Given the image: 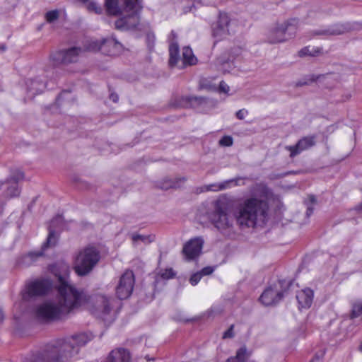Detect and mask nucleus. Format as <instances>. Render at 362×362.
Wrapping results in <instances>:
<instances>
[{
    "label": "nucleus",
    "mask_w": 362,
    "mask_h": 362,
    "mask_svg": "<svg viewBox=\"0 0 362 362\" xmlns=\"http://www.w3.org/2000/svg\"><path fill=\"white\" fill-rule=\"evenodd\" d=\"M58 283L57 302H45L36 310L37 317L42 320H59L86 300L83 291L71 284L67 276H59Z\"/></svg>",
    "instance_id": "nucleus-1"
},
{
    "label": "nucleus",
    "mask_w": 362,
    "mask_h": 362,
    "mask_svg": "<svg viewBox=\"0 0 362 362\" xmlns=\"http://www.w3.org/2000/svg\"><path fill=\"white\" fill-rule=\"evenodd\" d=\"M269 188L263 183L253 187V193L250 197L240 201L233 208V214L240 228H255L259 222L266 218L269 204Z\"/></svg>",
    "instance_id": "nucleus-2"
},
{
    "label": "nucleus",
    "mask_w": 362,
    "mask_h": 362,
    "mask_svg": "<svg viewBox=\"0 0 362 362\" xmlns=\"http://www.w3.org/2000/svg\"><path fill=\"white\" fill-rule=\"evenodd\" d=\"M93 339L91 333H80L66 339H59L46 346L45 349L30 361L25 362H66L77 354L79 347Z\"/></svg>",
    "instance_id": "nucleus-3"
},
{
    "label": "nucleus",
    "mask_w": 362,
    "mask_h": 362,
    "mask_svg": "<svg viewBox=\"0 0 362 362\" xmlns=\"http://www.w3.org/2000/svg\"><path fill=\"white\" fill-rule=\"evenodd\" d=\"M106 13L109 16H122L115 23V28L120 30L137 29L139 13L142 6L139 0H105Z\"/></svg>",
    "instance_id": "nucleus-4"
},
{
    "label": "nucleus",
    "mask_w": 362,
    "mask_h": 362,
    "mask_svg": "<svg viewBox=\"0 0 362 362\" xmlns=\"http://www.w3.org/2000/svg\"><path fill=\"white\" fill-rule=\"evenodd\" d=\"M230 200L226 196L219 197L214 203L211 221L214 227L223 235L230 236L236 232L234 216L228 214Z\"/></svg>",
    "instance_id": "nucleus-5"
},
{
    "label": "nucleus",
    "mask_w": 362,
    "mask_h": 362,
    "mask_svg": "<svg viewBox=\"0 0 362 362\" xmlns=\"http://www.w3.org/2000/svg\"><path fill=\"white\" fill-rule=\"evenodd\" d=\"M99 251L94 247H87L81 250L75 259L74 270L78 276L88 274L98 263Z\"/></svg>",
    "instance_id": "nucleus-6"
},
{
    "label": "nucleus",
    "mask_w": 362,
    "mask_h": 362,
    "mask_svg": "<svg viewBox=\"0 0 362 362\" xmlns=\"http://www.w3.org/2000/svg\"><path fill=\"white\" fill-rule=\"evenodd\" d=\"M298 18H291L282 23H276L268 35V41L272 44L284 42L292 38L298 28Z\"/></svg>",
    "instance_id": "nucleus-7"
},
{
    "label": "nucleus",
    "mask_w": 362,
    "mask_h": 362,
    "mask_svg": "<svg viewBox=\"0 0 362 362\" xmlns=\"http://www.w3.org/2000/svg\"><path fill=\"white\" fill-rule=\"evenodd\" d=\"M291 284V280H279L277 283L264 291L259 297V300L266 306L277 304L288 293Z\"/></svg>",
    "instance_id": "nucleus-8"
},
{
    "label": "nucleus",
    "mask_w": 362,
    "mask_h": 362,
    "mask_svg": "<svg viewBox=\"0 0 362 362\" xmlns=\"http://www.w3.org/2000/svg\"><path fill=\"white\" fill-rule=\"evenodd\" d=\"M242 49L240 47L231 49L228 56H221L217 58L216 63L218 69L223 74L235 73L240 71L238 64L241 61Z\"/></svg>",
    "instance_id": "nucleus-9"
},
{
    "label": "nucleus",
    "mask_w": 362,
    "mask_h": 362,
    "mask_svg": "<svg viewBox=\"0 0 362 362\" xmlns=\"http://www.w3.org/2000/svg\"><path fill=\"white\" fill-rule=\"evenodd\" d=\"M135 283L134 275L132 271L124 272L119 279L116 287V295L118 298L123 300L129 298L134 289Z\"/></svg>",
    "instance_id": "nucleus-10"
},
{
    "label": "nucleus",
    "mask_w": 362,
    "mask_h": 362,
    "mask_svg": "<svg viewBox=\"0 0 362 362\" xmlns=\"http://www.w3.org/2000/svg\"><path fill=\"white\" fill-rule=\"evenodd\" d=\"M81 52L80 47H74L65 50L56 51L51 54L50 59L54 64H69L77 62L79 54Z\"/></svg>",
    "instance_id": "nucleus-11"
},
{
    "label": "nucleus",
    "mask_w": 362,
    "mask_h": 362,
    "mask_svg": "<svg viewBox=\"0 0 362 362\" xmlns=\"http://www.w3.org/2000/svg\"><path fill=\"white\" fill-rule=\"evenodd\" d=\"M121 48L122 45L113 37L105 38L100 42H91L88 47V49L90 51L95 52L101 49L104 52H107L110 54H115Z\"/></svg>",
    "instance_id": "nucleus-12"
},
{
    "label": "nucleus",
    "mask_w": 362,
    "mask_h": 362,
    "mask_svg": "<svg viewBox=\"0 0 362 362\" xmlns=\"http://www.w3.org/2000/svg\"><path fill=\"white\" fill-rule=\"evenodd\" d=\"M112 300H113L112 298H107L105 296H98L97 297L94 315L105 322L112 320L110 315Z\"/></svg>",
    "instance_id": "nucleus-13"
},
{
    "label": "nucleus",
    "mask_w": 362,
    "mask_h": 362,
    "mask_svg": "<svg viewBox=\"0 0 362 362\" xmlns=\"http://www.w3.org/2000/svg\"><path fill=\"white\" fill-rule=\"evenodd\" d=\"M204 240L202 238H194L187 242L182 249L186 260H194L201 255Z\"/></svg>",
    "instance_id": "nucleus-14"
},
{
    "label": "nucleus",
    "mask_w": 362,
    "mask_h": 362,
    "mask_svg": "<svg viewBox=\"0 0 362 362\" xmlns=\"http://www.w3.org/2000/svg\"><path fill=\"white\" fill-rule=\"evenodd\" d=\"M52 288V283L48 279L37 280L28 286V291L23 296L25 300L28 299V297L40 296L47 294Z\"/></svg>",
    "instance_id": "nucleus-15"
},
{
    "label": "nucleus",
    "mask_w": 362,
    "mask_h": 362,
    "mask_svg": "<svg viewBox=\"0 0 362 362\" xmlns=\"http://www.w3.org/2000/svg\"><path fill=\"white\" fill-rule=\"evenodd\" d=\"M356 28V26H351L349 23L335 24L329 26L327 28H320L313 31V35L330 36L339 35L351 31Z\"/></svg>",
    "instance_id": "nucleus-16"
},
{
    "label": "nucleus",
    "mask_w": 362,
    "mask_h": 362,
    "mask_svg": "<svg viewBox=\"0 0 362 362\" xmlns=\"http://www.w3.org/2000/svg\"><path fill=\"white\" fill-rule=\"evenodd\" d=\"M244 180H245V178H243V177H235L233 179L225 180L221 183H214V184L207 185L203 187L202 191L218 192V191H221V190H224L226 189H229V188H230L232 187H235V186L244 185H245Z\"/></svg>",
    "instance_id": "nucleus-17"
},
{
    "label": "nucleus",
    "mask_w": 362,
    "mask_h": 362,
    "mask_svg": "<svg viewBox=\"0 0 362 362\" xmlns=\"http://www.w3.org/2000/svg\"><path fill=\"white\" fill-rule=\"evenodd\" d=\"M315 144V137L314 136H305L300 139L294 146H286V148L290 151L291 158L300 154Z\"/></svg>",
    "instance_id": "nucleus-18"
},
{
    "label": "nucleus",
    "mask_w": 362,
    "mask_h": 362,
    "mask_svg": "<svg viewBox=\"0 0 362 362\" xmlns=\"http://www.w3.org/2000/svg\"><path fill=\"white\" fill-rule=\"evenodd\" d=\"M314 292L312 289L306 288L296 293V299L298 303V308H309L313 300Z\"/></svg>",
    "instance_id": "nucleus-19"
},
{
    "label": "nucleus",
    "mask_w": 362,
    "mask_h": 362,
    "mask_svg": "<svg viewBox=\"0 0 362 362\" xmlns=\"http://www.w3.org/2000/svg\"><path fill=\"white\" fill-rule=\"evenodd\" d=\"M24 177V174L21 170H16L13 172L11 175L6 179L8 180V183L12 182V185L8 187L12 188L13 191L11 192H8V195L10 197H17L20 194V189L18 187V181L23 180Z\"/></svg>",
    "instance_id": "nucleus-20"
},
{
    "label": "nucleus",
    "mask_w": 362,
    "mask_h": 362,
    "mask_svg": "<svg viewBox=\"0 0 362 362\" xmlns=\"http://www.w3.org/2000/svg\"><path fill=\"white\" fill-rule=\"evenodd\" d=\"M26 86L28 93H30L31 96H34L42 93L45 89L46 84L39 78H30L27 80Z\"/></svg>",
    "instance_id": "nucleus-21"
},
{
    "label": "nucleus",
    "mask_w": 362,
    "mask_h": 362,
    "mask_svg": "<svg viewBox=\"0 0 362 362\" xmlns=\"http://www.w3.org/2000/svg\"><path fill=\"white\" fill-rule=\"evenodd\" d=\"M129 352L124 349L112 351L106 362H129Z\"/></svg>",
    "instance_id": "nucleus-22"
},
{
    "label": "nucleus",
    "mask_w": 362,
    "mask_h": 362,
    "mask_svg": "<svg viewBox=\"0 0 362 362\" xmlns=\"http://www.w3.org/2000/svg\"><path fill=\"white\" fill-rule=\"evenodd\" d=\"M62 220V216H58L55 218H54L50 223V226L49 227V235L47 239L46 243H44L42 248L45 249L46 247H48L51 245H55L56 243V233L54 229L55 227V225L58 223L59 222H61Z\"/></svg>",
    "instance_id": "nucleus-23"
},
{
    "label": "nucleus",
    "mask_w": 362,
    "mask_h": 362,
    "mask_svg": "<svg viewBox=\"0 0 362 362\" xmlns=\"http://www.w3.org/2000/svg\"><path fill=\"white\" fill-rule=\"evenodd\" d=\"M185 180L186 179L185 177L165 179L161 182L160 187L164 190H168L170 188H179Z\"/></svg>",
    "instance_id": "nucleus-24"
},
{
    "label": "nucleus",
    "mask_w": 362,
    "mask_h": 362,
    "mask_svg": "<svg viewBox=\"0 0 362 362\" xmlns=\"http://www.w3.org/2000/svg\"><path fill=\"white\" fill-rule=\"evenodd\" d=\"M250 354L247 351L245 346L238 349L236 355L227 359V362H245L250 357Z\"/></svg>",
    "instance_id": "nucleus-25"
},
{
    "label": "nucleus",
    "mask_w": 362,
    "mask_h": 362,
    "mask_svg": "<svg viewBox=\"0 0 362 362\" xmlns=\"http://www.w3.org/2000/svg\"><path fill=\"white\" fill-rule=\"evenodd\" d=\"M169 65L175 66L179 60V47L177 43H171L169 47Z\"/></svg>",
    "instance_id": "nucleus-26"
},
{
    "label": "nucleus",
    "mask_w": 362,
    "mask_h": 362,
    "mask_svg": "<svg viewBox=\"0 0 362 362\" xmlns=\"http://www.w3.org/2000/svg\"><path fill=\"white\" fill-rule=\"evenodd\" d=\"M182 61L185 65H193L196 63L197 59L189 47L183 48Z\"/></svg>",
    "instance_id": "nucleus-27"
},
{
    "label": "nucleus",
    "mask_w": 362,
    "mask_h": 362,
    "mask_svg": "<svg viewBox=\"0 0 362 362\" xmlns=\"http://www.w3.org/2000/svg\"><path fill=\"white\" fill-rule=\"evenodd\" d=\"M42 255V252H30L22 257L21 264L23 266L28 267Z\"/></svg>",
    "instance_id": "nucleus-28"
},
{
    "label": "nucleus",
    "mask_w": 362,
    "mask_h": 362,
    "mask_svg": "<svg viewBox=\"0 0 362 362\" xmlns=\"http://www.w3.org/2000/svg\"><path fill=\"white\" fill-rule=\"evenodd\" d=\"M228 33V28H225L218 23L213 27V35L218 40L222 39Z\"/></svg>",
    "instance_id": "nucleus-29"
},
{
    "label": "nucleus",
    "mask_w": 362,
    "mask_h": 362,
    "mask_svg": "<svg viewBox=\"0 0 362 362\" xmlns=\"http://www.w3.org/2000/svg\"><path fill=\"white\" fill-rule=\"evenodd\" d=\"M362 317V300L354 303L352 305V309L350 314V318L351 320Z\"/></svg>",
    "instance_id": "nucleus-30"
},
{
    "label": "nucleus",
    "mask_w": 362,
    "mask_h": 362,
    "mask_svg": "<svg viewBox=\"0 0 362 362\" xmlns=\"http://www.w3.org/2000/svg\"><path fill=\"white\" fill-rule=\"evenodd\" d=\"M87 9L90 12H94L96 14H101L103 13L102 6L95 1H90L87 4Z\"/></svg>",
    "instance_id": "nucleus-31"
},
{
    "label": "nucleus",
    "mask_w": 362,
    "mask_h": 362,
    "mask_svg": "<svg viewBox=\"0 0 362 362\" xmlns=\"http://www.w3.org/2000/svg\"><path fill=\"white\" fill-rule=\"evenodd\" d=\"M59 17V11L57 9L47 11L45 14V20L47 23H52L57 21Z\"/></svg>",
    "instance_id": "nucleus-32"
},
{
    "label": "nucleus",
    "mask_w": 362,
    "mask_h": 362,
    "mask_svg": "<svg viewBox=\"0 0 362 362\" xmlns=\"http://www.w3.org/2000/svg\"><path fill=\"white\" fill-rule=\"evenodd\" d=\"M132 239L133 242L136 243L139 240H141V242L144 243H150L152 241H153V237L151 235H139V234H132Z\"/></svg>",
    "instance_id": "nucleus-33"
},
{
    "label": "nucleus",
    "mask_w": 362,
    "mask_h": 362,
    "mask_svg": "<svg viewBox=\"0 0 362 362\" xmlns=\"http://www.w3.org/2000/svg\"><path fill=\"white\" fill-rule=\"evenodd\" d=\"M220 25L225 28H228L230 19L226 13H220L218 20L217 21Z\"/></svg>",
    "instance_id": "nucleus-34"
},
{
    "label": "nucleus",
    "mask_w": 362,
    "mask_h": 362,
    "mask_svg": "<svg viewBox=\"0 0 362 362\" xmlns=\"http://www.w3.org/2000/svg\"><path fill=\"white\" fill-rule=\"evenodd\" d=\"M160 275L163 279H173L175 276V273L172 268H169L161 272Z\"/></svg>",
    "instance_id": "nucleus-35"
},
{
    "label": "nucleus",
    "mask_w": 362,
    "mask_h": 362,
    "mask_svg": "<svg viewBox=\"0 0 362 362\" xmlns=\"http://www.w3.org/2000/svg\"><path fill=\"white\" fill-rule=\"evenodd\" d=\"M12 185V182H9L8 183V180H6V181H4V182H2L0 185V190H4V196L6 197H8V198H12L13 197H10L8 196L7 194H8V192H11L13 191L12 188H10L8 189V187H11Z\"/></svg>",
    "instance_id": "nucleus-36"
},
{
    "label": "nucleus",
    "mask_w": 362,
    "mask_h": 362,
    "mask_svg": "<svg viewBox=\"0 0 362 362\" xmlns=\"http://www.w3.org/2000/svg\"><path fill=\"white\" fill-rule=\"evenodd\" d=\"M189 101L192 105H203L206 103V99L204 97L193 96L189 98Z\"/></svg>",
    "instance_id": "nucleus-37"
},
{
    "label": "nucleus",
    "mask_w": 362,
    "mask_h": 362,
    "mask_svg": "<svg viewBox=\"0 0 362 362\" xmlns=\"http://www.w3.org/2000/svg\"><path fill=\"white\" fill-rule=\"evenodd\" d=\"M309 199L310 202V205H308V206H307V211H306V216L307 217H309L313 214V211H314L313 204H314L316 202V199H315V196H313V195H310L309 197Z\"/></svg>",
    "instance_id": "nucleus-38"
},
{
    "label": "nucleus",
    "mask_w": 362,
    "mask_h": 362,
    "mask_svg": "<svg viewBox=\"0 0 362 362\" xmlns=\"http://www.w3.org/2000/svg\"><path fill=\"white\" fill-rule=\"evenodd\" d=\"M219 144L223 146H230L233 144V139L230 136H224L220 139Z\"/></svg>",
    "instance_id": "nucleus-39"
},
{
    "label": "nucleus",
    "mask_w": 362,
    "mask_h": 362,
    "mask_svg": "<svg viewBox=\"0 0 362 362\" xmlns=\"http://www.w3.org/2000/svg\"><path fill=\"white\" fill-rule=\"evenodd\" d=\"M155 35L153 33H148L146 35V43L150 50L153 49L155 43Z\"/></svg>",
    "instance_id": "nucleus-40"
},
{
    "label": "nucleus",
    "mask_w": 362,
    "mask_h": 362,
    "mask_svg": "<svg viewBox=\"0 0 362 362\" xmlns=\"http://www.w3.org/2000/svg\"><path fill=\"white\" fill-rule=\"evenodd\" d=\"M202 276V274L200 273L199 272L192 274L189 279L190 284L192 286L197 285L198 282L201 280Z\"/></svg>",
    "instance_id": "nucleus-41"
},
{
    "label": "nucleus",
    "mask_w": 362,
    "mask_h": 362,
    "mask_svg": "<svg viewBox=\"0 0 362 362\" xmlns=\"http://www.w3.org/2000/svg\"><path fill=\"white\" fill-rule=\"evenodd\" d=\"M233 329L234 325H231L230 327L226 332H224L223 334V339H231L234 337L235 334Z\"/></svg>",
    "instance_id": "nucleus-42"
},
{
    "label": "nucleus",
    "mask_w": 362,
    "mask_h": 362,
    "mask_svg": "<svg viewBox=\"0 0 362 362\" xmlns=\"http://www.w3.org/2000/svg\"><path fill=\"white\" fill-rule=\"evenodd\" d=\"M248 114V111L245 109H241V110H239L235 115H236V117L238 119H243L245 118V117Z\"/></svg>",
    "instance_id": "nucleus-43"
},
{
    "label": "nucleus",
    "mask_w": 362,
    "mask_h": 362,
    "mask_svg": "<svg viewBox=\"0 0 362 362\" xmlns=\"http://www.w3.org/2000/svg\"><path fill=\"white\" fill-rule=\"evenodd\" d=\"M219 90L222 93H227L230 90V88L224 81H222L219 84Z\"/></svg>",
    "instance_id": "nucleus-44"
},
{
    "label": "nucleus",
    "mask_w": 362,
    "mask_h": 362,
    "mask_svg": "<svg viewBox=\"0 0 362 362\" xmlns=\"http://www.w3.org/2000/svg\"><path fill=\"white\" fill-rule=\"evenodd\" d=\"M214 272V268L211 267H206L203 268L199 272L202 274V276L209 275Z\"/></svg>",
    "instance_id": "nucleus-45"
},
{
    "label": "nucleus",
    "mask_w": 362,
    "mask_h": 362,
    "mask_svg": "<svg viewBox=\"0 0 362 362\" xmlns=\"http://www.w3.org/2000/svg\"><path fill=\"white\" fill-rule=\"evenodd\" d=\"M298 54L300 57H304L311 55V53H310L308 47H304L299 51Z\"/></svg>",
    "instance_id": "nucleus-46"
},
{
    "label": "nucleus",
    "mask_w": 362,
    "mask_h": 362,
    "mask_svg": "<svg viewBox=\"0 0 362 362\" xmlns=\"http://www.w3.org/2000/svg\"><path fill=\"white\" fill-rule=\"evenodd\" d=\"M110 99L112 100L114 103H117L119 100V96L116 93H111L110 95Z\"/></svg>",
    "instance_id": "nucleus-47"
},
{
    "label": "nucleus",
    "mask_w": 362,
    "mask_h": 362,
    "mask_svg": "<svg viewBox=\"0 0 362 362\" xmlns=\"http://www.w3.org/2000/svg\"><path fill=\"white\" fill-rule=\"evenodd\" d=\"M308 83H309L307 81H299L296 82V87H301V86H303L308 85Z\"/></svg>",
    "instance_id": "nucleus-48"
},
{
    "label": "nucleus",
    "mask_w": 362,
    "mask_h": 362,
    "mask_svg": "<svg viewBox=\"0 0 362 362\" xmlns=\"http://www.w3.org/2000/svg\"><path fill=\"white\" fill-rule=\"evenodd\" d=\"M355 209L358 211H362V202L356 206Z\"/></svg>",
    "instance_id": "nucleus-49"
},
{
    "label": "nucleus",
    "mask_w": 362,
    "mask_h": 362,
    "mask_svg": "<svg viewBox=\"0 0 362 362\" xmlns=\"http://www.w3.org/2000/svg\"><path fill=\"white\" fill-rule=\"evenodd\" d=\"M319 77L318 76H315L314 75L311 76L310 78V81L311 82H314Z\"/></svg>",
    "instance_id": "nucleus-50"
},
{
    "label": "nucleus",
    "mask_w": 362,
    "mask_h": 362,
    "mask_svg": "<svg viewBox=\"0 0 362 362\" xmlns=\"http://www.w3.org/2000/svg\"><path fill=\"white\" fill-rule=\"evenodd\" d=\"M323 355H324V352H322V353L320 354V356H319V355L316 354V355H315V358H317V360H320L321 358H322Z\"/></svg>",
    "instance_id": "nucleus-51"
},
{
    "label": "nucleus",
    "mask_w": 362,
    "mask_h": 362,
    "mask_svg": "<svg viewBox=\"0 0 362 362\" xmlns=\"http://www.w3.org/2000/svg\"><path fill=\"white\" fill-rule=\"evenodd\" d=\"M68 93V92L66 91H64L62 92L59 95V98L58 99H60L61 98H62L65 94Z\"/></svg>",
    "instance_id": "nucleus-52"
},
{
    "label": "nucleus",
    "mask_w": 362,
    "mask_h": 362,
    "mask_svg": "<svg viewBox=\"0 0 362 362\" xmlns=\"http://www.w3.org/2000/svg\"><path fill=\"white\" fill-rule=\"evenodd\" d=\"M6 47L4 45H2L0 46V51H4L6 50Z\"/></svg>",
    "instance_id": "nucleus-53"
},
{
    "label": "nucleus",
    "mask_w": 362,
    "mask_h": 362,
    "mask_svg": "<svg viewBox=\"0 0 362 362\" xmlns=\"http://www.w3.org/2000/svg\"><path fill=\"white\" fill-rule=\"evenodd\" d=\"M359 350L362 352V341H361V343L359 346Z\"/></svg>",
    "instance_id": "nucleus-54"
},
{
    "label": "nucleus",
    "mask_w": 362,
    "mask_h": 362,
    "mask_svg": "<svg viewBox=\"0 0 362 362\" xmlns=\"http://www.w3.org/2000/svg\"><path fill=\"white\" fill-rule=\"evenodd\" d=\"M171 35L173 36V37H175V33H174V31L171 32Z\"/></svg>",
    "instance_id": "nucleus-55"
}]
</instances>
